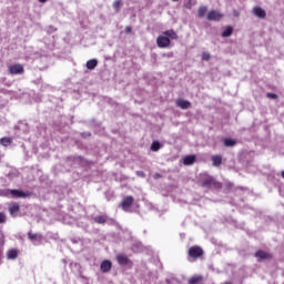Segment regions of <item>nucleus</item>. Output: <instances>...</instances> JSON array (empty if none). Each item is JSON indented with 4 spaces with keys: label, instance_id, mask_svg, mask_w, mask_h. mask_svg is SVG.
I'll use <instances>...</instances> for the list:
<instances>
[{
    "label": "nucleus",
    "instance_id": "1",
    "mask_svg": "<svg viewBox=\"0 0 284 284\" xmlns=\"http://www.w3.org/2000/svg\"><path fill=\"white\" fill-rule=\"evenodd\" d=\"M190 258H193L194 261H196V258H201V256H203L204 252L203 248H201V246H191L189 248L187 252Z\"/></svg>",
    "mask_w": 284,
    "mask_h": 284
},
{
    "label": "nucleus",
    "instance_id": "2",
    "mask_svg": "<svg viewBox=\"0 0 284 284\" xmlns=\"http://www.w3.org/2000/svg\"><path fill=\"white\" fill-rule=\"evenodd\" d=\"M132 203H134V197L132 195H128L123 197L120 205L124 212H129L130 207H132Z\"/></svg>",
    "mask_w": 284,
    "mask_h": 284
},
{
    "label": "nucleus",
    "instance_id": "3",
    "mask_svg": "<svg viewBox=\"0 0 284 284\" xmlns=\"http://www.w3.org/2000/svg\"><path fill=\"white\" fill-rule=\"evenodd\" d=\"M156 43L159 48H169L170 47V38L163 33V36H159L156 39Z\"/></svg>",
    "mask_w": 284,
    "mask_h": 284
},
{
    "label": "nucleus",
    "instance_id": "4",
    "mask_svg": "<svg viewBox=\"0 0 284 284\" xmlns=\"http://www.w3.org/2000/svg\"><path fill=\"white\" fill-rule=\"evenodd\" d=\"M202 185L203 187H221V183L216 182L214 178H206Z\"/></svg>",
    "mask_w": 284,
    "mask_h": 284
},
{
    "label": "nucleus",
    "instance_id": "5",
    "mask_svg": "<svg viewBox=\"0 0 284 284\" xmlns=\"http://www.w3.org/2000/svg\"><path fill=\"white\" fill-rule=\"evenodd\" d=\"M175 105L181 108V110H190V108H192V102L184 99H178L175 100Z\"/></svg>",
    "mask_w": 284,
    "mask_h": 284
},
{
    "label": "nucleus",
    "instance_id": "6",
    "mask_svg": "<svg viewBox=\"0 0 284 284\" xmlns=\"http://www.w3.org/2000/svg\"><path fill=\"white\" fill-rule=\"evenodd\" d=\"M28 196H30V194L21 190H17V189L11 190V199H28Z\"/></svg>",
    "mask_w": 284,
    "mask_h": 284
},
{
    "label": "nucleus",
    "instance_id": "7",
    "mask_svg": "<svg viewBox=\"0 0 284 284\" xmlns=\"http://www.w3.org/2000/svg\"><path fill=\"white\" fill-rule=\"evenodd\" d=\"M222 17L221 12L212 10L207 13L206 19L207 21H221Z\"/></svg>",
    "mask_w": 284,
    "mask_h": 284
},
{
    "label": "nucleus",
    "instance_id": "8",
    "mask_svg": "<svg viewBox=\"0 0 284 284\" xmlns=\"http://www.w3.org/2000/svg\"><path fill=\"white\" fill-rule=\"evenodd\" d=\"M28 239H29V241H31V243H34V244H37V243H41V241H43V235L42 234H34V233H32V232H29L28 233Z\"/></svg>",
    "mask_w": 284,
    "mask_h": 284
},
{
    "label": "nucleus",
    "instance_id": "9",
    "mask_svg": "<svg viewBox=\"0 0 284 284\" xmlns=\"http://www.w3.org/2000/svg\"><path fill=\"white\" fill-rule=\"evenodd\" d=\"M253 14L257 17V19H265V17H267V12L261 7L253 8Z\"/></svg>",
    "mask_w": 284,
    "mask_h": 284
},
{
    "label": "nucleus",
    "instance_id": "10",
    "mask_svg": "<svg viewBox=\"0 0 284 284\" xmlns=\"http://www.w3.org/2000/svg\"><path fill=\"white\" fill-rule=\"evenodd\" d=\"M100 270L103 274L110 272V270H112V262L110 260H104L100 265Z\"/></svg>",
    "mask_w": 284,
    "mask_h": 284
},
{
    "label": "nucleus",
    "instance_id": "11",
    "mask_svg": "<svg viewBox=\"0 0 284 284\" xmlns=\"http://www.w3.org/2000/svg\"><path fill=\"white\" fill-rule=\"evenodd\" d=\"M10 74H23V65L21 64H13L9 67Z\"/></svg>",
    "mask_w": 284,
    "mask_h": 284
},
{
    "label": "nucleus",
    "instance_id": "12",
    "mask_svg": "<svg viewBox=\"0 0 284 284\" xmlns=\"http://www.w3.org/2000/svg\"><path fill=\"white\" fill-rule=\"evenodd\" d=\"M19 210H20L19 203L13 202L9 204V213L11 216H14L17 212H19Z\"/></svg>",
    "mask_w": 284,
    "mask_h": 284
},
{
    "label": "nucleus",
    "instance_id": "13",
    "mask_svg": "<svg viewBox=\"0 0 284 284\" xmlns=\"http://www.w3.org/2000/svg\"><path fill=\"white\" fill-rule=\"evenodd\" d=\"M116 261L119 265H129L130 264V258H128L126 255L120 254L116 256Z\"/></svg>",
    "mask_w": 284,
    "mask_h": 284
},
{
    "label": "nucleus",
    "instance_id": "14",
    "mask_svg": "<svg viewBox=\"0 0 284 284\" xmlns=\"http://www.w3.org/2000/svg\"><path fill=\"white\" fill-rule=\"evenodd\" d=\"M98 65H99V60L97 59H91L85 63L87 70H94V68H97Z\"/></svg>",
    "mask_w": 284,
    "mask_h": 284
},
{
    "label": "nucleus",
    "instance_id": "15",
    "mask_svg": "<svg viewBox=\"0 0 284 284\" xmlns=\"http://www.w3.org/2000/svg\"><path fill=\"white\" fill-rule=\"evenodd\" d=\"M211 161H212V164L214 168H219V165H221V163H223V156L212 155Z\"/></svg>",
    "mask_w": 284,
    "mask_h": 284
},
{
    "label": "nucleus",
    "instance_id": "16",
    "mask_svg": "<svg viewBox=\"0 0 284 284\" xmlns=\"http://www.w3.org/2000/svg\"><path fill=\"white\" fill-rule=\"evenodd\" d=\"M94 223H99L100 225H103L108 223L110 220L108 215H99L93 219Z\"/></svg>",
    "mask_w": 284,
    "mask_h": 284
},
{
    "label": "nucleus",
    "instance_id": "17",
    "mask_svg": "<svg viewBox=\"0 0 284 284\" xmlns=\"http://www.w3.org/2000/svg\"><path fill=\"white\" fill-rule=\"evenodd\" d=\"M196 155H186L183 160L184 165H194Z\"/></svg>",
    "mask_w": 284,
    "mask_h": 284
},
{
    "label": "nucleus",
    "instance_id": "18",
    "mask_svg": "<svg viewBox=\"0 0 284 284\" xmlns=\"http://www.w3.org/2000/svg\"><path fill=\"white\" fill-rule=\"evenodd\" d=\"M255 257L258 258L260 261H265V258L270 257V254H267L265 251H257L255 253Z\"/></svg>",
    "mask_w": 284,
    "mask_h": 284
},
{
    "label": "nucleus",
    "instance_id": "19",
    "mask_svg": "<svg viewBox=\"0 0 284 284\" xmlns=\"http://www.w3.org/2000/svg\"><path fill=\"white\" fill-rule=\"evenodd\" d=\"M223 143H224L225 148H234V145H236V140L230 139V138H225L223 140Z\"/></svg>",
    "mask_w": 284,
    "mask_h": 284
},
{
    "label": "nucleus",
    "instance_id": "20",
    "mask_svg": "<svg viewBox=\"0 0 284 284\" xmlns=\"http://www.w3.org/2000/svg\"><path fill=\"white\" fill-rule=\"evenodd\" d=\"M164 36L168 37V39H173V40L179 39V36L176 34V32L174 30L165 31Z\"/></svg>",
    "mask_w": 284,
    "mask_h": 284
},
{
    "label": "nucleus",
    "instance_id": "21",
    "mask_svg": "<svg viewBox=\"0 0 284 284\" xmlns=\"http://www.w3.org/2000/svg\"><path fill=\"white\" fill-rule=\"evenodd\" d=\"M19 256V252H17V250H10L7 253V258H9L10 261H14V258H17Z\"/></svg>",
    "mask_w": 284,
    "mask_h": 284
},
{
    "label": "nucleus",
    "instance_id": "22",
    "mask_svg": "<svg viewBox=\"0 0 284 284\" xmlns=\"http://www.w3.org/2000/svg\"><path fill=\"white\" fill-rule=\"evenodd\" d=\"M150 150L151 152H159L161 150V143L159 141L152 142Z\"/></svg>",
    "mask_w": 284,
    "mask_h": 284
},
{
    "label": "nucleus",
    "instance_id": "23",
    "mask_svg": "<svg viewBox=\"0 0 284 284\" xmlns=\"http://www.w3.org/2000/svg\"><path fill=\"white\" fill-rule=\"evenodd\" d=\"M0 196H8L9 199H12V190L10 189L0 190Z\"/></svg>",
    "mask_w": 284,
    "mask_h": 284
},
{
    "label": "nucleus",
    "instance_id": "24",
    "mask_svg": "<svg viewBox=\"0 0 284 284\" xmlns=\"http://www.w3.org/2000/svg\"><path fill=\"white\" fill-rule=\"evenodd\" d=\"M205 12H207V7H200L197 10L199 19H203L205 17Z\"/></svg>",
    "mask_w": 284,
    "mask_h": 284
},
{
    "label": "nucleus",
    "instance_id": "25",
    "mask_svg": "<svg viewBox=\"0 0 284 284\" xmlns=\"http://www.w3.org/2000/svg\"><path fill=\"white\" fill-rule=\"evenodd\" d=\"M232 32H234V29L232 27H227L223 32L222 37L225 39L227 37H232Z\"/></svg>",
    "mask_w": 284,
    "mask_h": 284
},
{
    "label": "nucleus",
    "instance_id": "26",
    "mask_svg": "<svg viewBox=\"0 0 284 284\" xmlns=\"http://www.w3.org/2000/svg\"><path fill=\"white\" fill-rule=\"evenodd\" d=\"M1 145H3L4 148H8V145H10V143H12V140H10V138H2L0 140Z\"/></svg>",
    "mask_w": 284,
    "mask_h": 284
},
{
    "label": "nucleus",
    "instance_id": "27",
    "mask_svg": "<svg viewBox=\"0 0 284 284\" xmlns=\"http://www.w3.org/2000/svg\"><path fill=\"white\" fill-rule=\"evenodd\" d=\"M203 277H201V276H193V277H191L190 280H189V283L190 284H196V283H199V281H201Z\"/></svg>",
    "mask_w": 284,
    "mask_h": 284
},
{
    "label": "nucleus",
    "instance_id": "28",
    "mask_svg": "<svg viewBox=\"0 0 284 284\" xmlns=\"http://www.w3.org/2000/svg\"><path fill=\"white\" fill-rule=\"evenodd\" d=\"M195 4H196V1L187 0V2L185 3V8H187V10H192V7Z\"/></svg>",
    "mask_w": 284,
    "mask_h": 284
},
{
    "label": "nucleus",
    "instance_id": "29",
    "mask_svg": "<svg viewBox=\"0 0 284 284\" xmlns=\"http://www.w3.org/2000/svg\"><path fill=\"white\" fill-rule=\"evenodd\" d=\"M121 6H122L121 0H115V1L113 2V8H114L115 10H119V9L121 8Z\"/></svg>",
    "mask_w": 284,
    "mask_h": 284
},
{
    "label": "nucleus",
    "instance_id": "30",
    "mask_svg": "<svg viewBox=\"0 0 284 284\" xmlns=\"http://www.w3.org/2000/svg\"><path fill=\"white\" fill-rule=\"evenodd\" d=\"M266 97H267V99H273V100L278 99V95L275 93H267Z\"/></svg>",
    "mask_w": 284,
    "mask_h": 284
},
{
    "label": "nucleus",
    "instance_id": "31",
    "mask_svg": "<svg viewBox=\"0 0 284 284\" xmlns=\"http://www.w3.org/2000/svg\"><path fill=\"white\" fill-rule=\"evenodd\" d=\"M210 53H203L202 54V61H210Z\"/></svg>",
    "mask_w": 284,
    "mask_h": 284
},
{
    "label": "nucleus",
    "instance_id": "32",
    "mask_svg": "<svg viewBox=\"0 0 284 284\" xmlns=\"http://www.w3.org/2000/svg\"><path fill=\"white\" fill-rule=\"evenodd\" d=\"M0 223H6V213L0 212Z\"/></svg>",
    "mask_w": 284,
    "mask_h": 284
},
{
    "label": "nucleus",
    "instance_id": "33",
    "mask_svg": "<svg viewBox=\"0 0 284 284\" xmlns=\"http://www.w3.org/2000/svg\"><path fill=\"white\" fill-rule=\"evenodd\" d=\"M136 176H141L142 179H145V172L136 171Z\"/></svg>",
    "mask_w": 284,
    "mask_h": 284
},
{
    "label": "nucleus",
    "instance_id": "34",
    "mask_svg": "<svg viewBox=\"0 0 284 284\" xmlns=\"http://www.w3.org/2000/svg\"><path fill=\"white\" fill-rule=\"evenodd\" d=\"M125 32L126 34H130V32H132V27H125Z\"/></svg>",
    "mask_w": 284,
    "mask_h": 284
},
{
    "label": "nucleus",
    "instance_id": "35",
    "mask_svg": "<svg viewBox=\"0 0 284 284\" xmlns=\"http://www.w3.org/2000/svg\"><path fill=\"white\" fill-rule=\"evenodd\" d=\"M82 136H91L90 132L82 133Z\"/></svg>",
    "mask_w": 284,
    "mask_h": 284
},
{
    "label": "nucleus",
    "instance_id": "36",
    "mask_svg": "<svg viewBox=\"0 0 284 284\" xmlns=\"http://www.w3.org/2000/svg\"><path fill=\"white\" fill-rule=\"evenodd\" d=\"M154 179H161V174L155 173Z\"/></svg>",
    "mask_w": 284,
    "mask_h": 284
},
{
    "label": "nucleus",
    "instance_id": "37",
    "mask_svg": "<svg viewBox=\"0 0 284 284\" xmlns=\"http://www.w3.org/2000/svg\"><path fill=\"white\" fill-rule=\"evenodd\" d=\"M234 17H239V11L233 12Z\"/></svg>",
    "mask_w": 284,
    "mask_h": 284
},
{
    "label": "nucleus",
    "instance_id": "38",
    "mask_svg": "<svg viewBox=\"0 0 284 284\" xmlns=\"http://www.w3.org/2000/svg\"><path fill=\"white\" fill-rule=\"evenodd\" d=\"M82 160H83L82 156H78V158H77V161H82Z\"/></svg>",
    "mask_w": 284,
    "mask_h": 284
},
{
    "label": "nucleus",
    "instance_id": "39",
    "mask_svg": "<svg viewBox=\"0 0 284 284\" xmlns=\"http://www.w3.org/2000/svg\"><path fill=\"white\" fill-rule=\"evenodd\" d=\"M168 284H172V281L170 278H166Z\"/></svg>",
    "mask_w": 284,
    "mask_h": 284
},
{
    "label": "nucleus",
    "instance_id": "40",
    "mask_svg": "<svg viewBox=\"0 0 284 284\" xmlns=\"http://www.w3.org/2000/svg\"><path fill=\"white\" fill-rule=\"evenodd\" d=\"M40 1V3H45V1H48V0H39Z\"/></svg>",
    "mask_w": 284,
    "mask_h": 284
},
{
    "label": "nucleus",
    "instance_id": "41",
    "mask_svg": "<svg viewBox=\"0 0 284 284\" xmlns=\"http://www.w3.org/2000/svg\"><path fill=\"white\" fill-rule=\"evenodd\" d=\"M282 178L284 179V171H282Z\"/></svg>",
    "mask_w": 284,
    "mask_h": 284
},
{
    "label": "nucleus",
    "instance_id": "42",
    "mask_svg": "<svg viewBox=\"0 0 284 284\" xmlns=\"http://www.w3.org/2000/svg\"><path fill=\"white\" fill-rule=\"evenodd\" d=\"M172 1H179V0H172Z\"/></svg>",
    "mask_w": 284,
    "mask_h": 284
}]
</instances>
